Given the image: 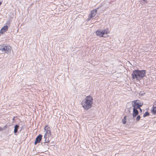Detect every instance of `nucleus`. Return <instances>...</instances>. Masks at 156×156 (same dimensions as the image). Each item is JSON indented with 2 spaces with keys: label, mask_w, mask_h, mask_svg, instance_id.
I'll return each mask as SVG.
<instances>
[{
  "label": "nucleus",
  "mask_w": 156,
  "mask_h": 156,
  "mask_svg": "<svg viewBox=\"0 0 156 156\" xmlns=\"http://www.w3.org/2000/svg\"><path fill=\"white\" fill-rule=\"evenodd\" d=\"M93 99L91 96H87L82 101L81 104L84 109L88 110L93 106Z\"/></svg>",
  "instance_id": "obj_1"
},
{
  "label": "nucleus",
  "mask_w": 156,
  "mask_h": 156,
  "mask_svg": "<svg viewBox=\"0 0 156 156\" xmlns=\"http://www.w3.org/2000/svg\"><path fill=\"white\" fill-rule=\"evenodd\" d=\"M146 72L144 70H135L132 74L133 79L140 80L145 76Z\"/></svg>",
  "instance_id": "obj_2"
},
{
  "label": "nucleus",
  "mask_w": 156,
  "mask_h": 156,
  "mask_svg": "<svg viewBox=\"0 0 156 156\" xmlns=\"http://www.w3.org/2000/svg\"><path fill=\"white\" fill-rule=\"evenodd\" d=\"M110 32L108 29L104 30H97L96 31L95 33L98 36L100 37H103L105 38L107 37L108 36V35Z\"/></svg>",
  "instance_id": "obj_3"
},
{
  "label": "nucleus",
  "mask_w": 156,
  "mask_h": 156,
  "mask_svg": "<svg viewBox=\"0 0 156 156\" xmlns=\"http://www.w3.org/2000/svg\"><path fill=\"white\" fill-rule=\"evenodd\" d=\"M44 129L45 131L44 135V137L46 140L47 139L48 140L49 137L51 136V135L50 127L48 126L47 125L45 126Z\"/></svg>",
  "instance_id": "obj_4"
},
{
  "label": "nucleus",
  "mask_w": 156,
  "mask_h": 156,
  "mask_svg": "<svg viewBox=\"0 0 156 156\" xmlns=\"http://www.w3.org/2000/svg\"><path fill=\"white\" fill-rule=\"evenodd\" d=\"M143 105V103L138 100H134L132 102V105L133 107H135L138 108H139V107H141Z\"/></svg>",
  "instance_id": "obj_5"
},
{
  "label": "nucleus",
  "mask_w": 156,
  "mask_h": 156,
  "mask_svg": "<svg viewBox=\"0 0 156 156\" xmlns=\"http://www.w3.org/2000/svg\"><path fill=\"white\" fill-rule=\"evenodd\" d=\"M11 47L9 45L3 46L1 48L0 50L2 51H4L6 53H8L11 51Z\"/></svg>",
  "instance_id": "obj_6"
},
{
  "label": "nucleus",
  "mask_w": 156,
  "mask_h": 156,
  "mask_svg": "<svg viewBox=\"0 0 156 156\" xmlns=\"http://www.w3.org/2000/svg\"><path fill=\"white\" fill-rule=\"evenodd\" d=\"M42 135L41 134L38 135L36 138L34 144L36 145L37 144L40 143L41 140Z\"/></svg>",
  "instance_id": "obj_7"
},
{
  "label": "nucleus",
  "mask_w": 156,
  "mask_h": 156,
  "mask_svg": "<svg viewBox=\"0 0 156 156\" xmlns=\"http://www.w3.org/2000/svg\"><path fill=\"white\" fill-rule=\"evenodd\" d=\"M133 111L132 115L133 118L135 117L139 113L137 109H138L137 108L135 107H133Z\"/></svg>",
  "instance_id": "obj_8"
},
{
  "label": "nucleus",
  "mask_w": 156,
  "mask_h": 156,
  "mask_svg": "<svg viewBox=\"0 0 156 156\" xmlns=\"http://www.w3.org/2000/svg\"><path fill=\"white\" fill-rule=\"evenodd\" d=\"M8 26H4L2 28L0 31V34H3L8 30Z\"/></svg>",
  "instance_id": "obj_9"
},
{
  "label": "nucleus",
  "mask_w": 156,
  "mask_h": 156,
  "mask_svg": "<svg viewBox=\"0 0 156 156\" xmlns=\"http://www.w3.org/2000/svg\"><path fill=\"white\" fill-rule=\"evenodd\" d=\"M97 10L96 9H94L91 11L90 14V19L95 16L97 13Z\"/></svg>",
  "instance_id": "obj_10"
},
{
  "label": "nucleus",
  "mask_w": 156,
  "mask_h": 156,
  "mask_svg": "<svg viewBox=\"0 0 156 156\" xmlns=\"http://www.w3.org/2000/svg\"><path fill=\"white\" fill-rule=\"evenodd\" d=\"M19 127V126L17 125H16L15 126V128L14 130V132L15 133H16L17 132L18 129Z\"/></svg>",
  "instance_id": "obj_11"
},
{
  "label": "nucleus",
  "mask_w": 156,
  "mask_h": 156,
  "mask_svg": "<svg viewBox=\"0 0 156 156\" xmlns=\"http://www.w3.org/2000/svg\"><path fill=\"white\" fill-rule=\"evenodd\" d=\"M152 111L153 112L154 114H156V106H153V109Z\"/></svg>",
  "instance_id": "obj_12"
},
{
  "label": "nucleus",
  "mask_w": 156,
  "mask_h": 156,
  "mask_svg": "<svg viewBox=\"0 0 156 156\" xmlns=\"http://www.w3.org/2000/svg\"><path fill=\"white\" fill-rule=\"evenodd\" d=\"M126 116H125L124 117V119H122V121L123 124H125L126 122Z\"/></svg>",
  "instance_id": "obj_13"
},
{
  "label": "nucleus",
  "mask_w": 156,
  "mask_h": 156,
  "mask_svg": "<svg viewBox=\"0 0 156 156\" xmlns=\"http://www.w3.org/2000/svg\"><path fill=\"white\" fill-rule=\"evenodd\" d=\"M150 115L149 113L148 112H145L144 115L143 116L144 117H145L146 116H148Z\"/></svg>",
  "instance_id": "obj_14"
},
{
  "label": "nucleus",
  "mask_w": 156,
  "mask_h": 156,
  "mask_svg": "<svg viewBox=\"0 0 156 156\" xmlns=\"http://www.w3.org/2000/svg\"><path fill=\"white\" fill-rule=\"evenodd\" d=\"M140 115H138L137 116V117H136V120L137 121H139L140 120Z\"/></svg>",
  "instance_id": "obj_15"
},
{
  "label": "nucleus",
  "mask_w": 156,
  "mask_h": 156,
  "mask_svg": "<svg viewBox=\"0 0 156 156\" xmlns=\"http://www.w3.org/2000/svg\"><path fill=\"white\" fill-rule=\"evenodd\" d=\"M3 130V129L1 127H0V131H1Z\"/></svg>",
  "instance_id": "obj_16"
},
{
  "label": "nucleus",
  "mask_w": 156,
  "mask_h": 156,
  "mask_svg": "<svg viewBox=\"0 0 156 156\" xmlns=\"http://www.w3.org/2000/svg\"><path fill=\"white\" fill-rule=\"evenodd\" d=\"M138 109H139L140 110V111L141 112H142V110L141 108H140V107H139V108Z\"/></svg>",
  "instance_id": "obj_17"
},
{
  "label": "nucleus",
  "mask_w": 156,
  "mask_h": 156,
  "mask_svg": "<svg viewBox=\"0 0 156 156\" xmlns=\"http://www.w3.org/2000/svg\"><path fill=\"white\" fill-rule=\"evenodd\" d=\"M15 118V117H13V120H15V119H14Z\"/></svg>",
  "instance_id": "obj_18"
},
{
  "label": "nucleus",
  "mask_w": 156,
  "mask_h": 156,
  "mask_svg": "<svg viewBox=\"0 0 156 156\" xmlns=\"http://www.w3.org/2000/svg\"><path fill=\"white\" fill-rule=\"evenodd\" d=\"M1 4H2V3L1 2H0V5H1Z\"/></svg>",
  "instance_id": "obj_19"
},
{
  "label": "nucleus",
  "mask_w": 156,
  "mask_h": 156,
  "mask_svg": "<svg viewBox=\"0 0 156 156\" xmlns=\"http://www.w3.org/2000/svg\"><path fill=\"white\" fill-rule=\"evenodd\" d=\"M145 0H143V1H145Z\"/></svg>",
  "instance_id": "obj_20"
}]
</instances>
